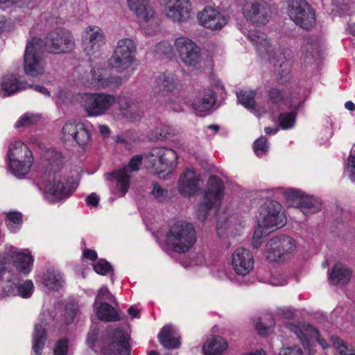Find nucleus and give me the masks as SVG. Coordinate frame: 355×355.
I'll list each match as a JSON object with an SVG mask.
<instances>
[{"instance_id": "f257e3e1", "label": "nucleus", "mask_w": 355, "mask_h": 355, "mask_svg": "<svg viewBox=\"0 0 355 355\" xmlns=\"http://www.w3.org/2000/svg\"><path fill=\"white\" fill-rule=\"evenodd\" d=\"M49 164L45 171L46 182L44 184V198L51 202H58L69 197L73 192L66 185V180L60 173L62 158L60 153L49 150L45 155Z\"/></svg>"}, {"instance_id": "f03ea898", "label": "nucleus", "mask_w": 355, "mask_h": 355, "mask_svg": "<svg viewBox=\"0 0 355 355\" xmlns=\"http://www.w3.org/2000/svg\"><path fill=\"white\" fill-rule=\"evenodd\" d=\"M248 37L256 46L259 55L274 66V72L279 76L280 78L286 76L290 69L288 59L289 50L275 46L262 33L251 31Z\"/></svg>"}, {"instance_id": "7ed1b4c3", "label": "nucleus", "mask_w": 355, "mask_h": 355, "mask_svg": "<svg viewBox=\"0 0 355 355\" xmlns=\"http://www.w3.org/2000/svg\"><path fill=\"white\" fill-rule=\"evenodd\" d=\"M196 231L190 223L178 221L172 225L166 234V245L174 252L184 253L195 244Z\"/></svg>"}, {"instance_id": "20e7f679", "label": "nucleus", "mask_w": 355, "mask_h": 355, "mask_svg": "<svg viewBox=\"0 0 355 355\" xmlns=\"http://www.w3.org/2000/svg\"><path fill=\"white\" fill-rule=\"evenodd\" d=\"M9 167L12 173L18 178L26 175L33 164L32 152L23 142L12 143L8 149Z\"/></svg>"}, {"instance_id": "39448f33", "label": "nucleus", "mask_w": 355, "mask_h": 355, "mask_svg": "<svg viewBox=\"0 0 355 355\" xmlns=\"http://www.w3.org/2000/svg\"><path fill=\"white\" fill-rule=\"evenodd\" d=\"M137 46L130 38L121 39L109 59V65L119 73L127 70L135 62Z\"/></svg>"}, {"instance_id": "423d86ee", "label": "nucleus", "mask_w": 355, "mask_h": 355, "mask_svg": "<svg viewBox=\"0 0 355 355\" xmlns=\"http://www.w3.org/2000/svg\"><path fill=\"white\" fill-rule=\"evenodd\" d=\"M223 181L218 177L211 176L209 178L203 201L198 205L196 209V216L200 220H205L211 208L220 204L223 196Z\"/></svg>"}, {"instance_id": "0eeeda50", "label": "nucleus", "mask_w": 355, "mask_h": 355, "mask_svg": "<svg viewBox=\"0 0 355 355\" xmlns=\"http://www.w3.org/2000/svg\"><path fill=\"white\" fill-rule=\"evenodd\" d=\"M24 63V71L28 76L37 77L44 73L45 62L40 38L34 37L27 43Z\"/></svg>"}, {"instance_id": "6e6552de", "label": "nucleus", "mask_w": 355, "mask_h": 355, "mask_svg": "<svg viewBox=\"0 0 355 355\" xmlns=\"http://www.w3.org/2000/svg\"><path fill=\"white\" fill-rule=\"evenodd\" d=\"M42 44L46 51L52 54L69 53L76 45L73 35L64 29H55L49 32Z\"/></svg>"}, {"instance_id": "1a4fd4ad", "label": "nucleus", "mask_w": 355, "mask_h": 355, "mask_svg": "<svg viewBox=\"0 0 355 355\" xmlns=\"http://www.w3.org/2000/svg\"><path fill=\"white\" fill-rule=\"evenodd\" d=\"M146 162L157 175L173 169L177 165L176 153L168 148H153L146 155Z\"/></svg>"}, {"instance_id": "9d476101", "label": "nucleus", "mask_w": 355, "mask_h": 355, "mask_svg": "<svg viewBox=\"0 0 355 355\" xmlns=\"http://www.w3.org/2000/svg\"><path fill=\"white\" fill-rule=\"evenodd\" d=\"M296 244L294 239L286 235L270 238L266 245V258L270 262L286 259L294 253Z\"/></svg>"}, {"instance_id": "9b49d317", "label": "nucleus", "mask_w": 355, "mask_h": 355, "mask_svg": "<svg viewBox=\"0 0 355 355\" xmlns=\"http://www.w3.org/2000/svg\"><path fill=\"white\" fill-rule=\"evenodd\" d=\"M61 139L64 142H74L83 150H87L92 142L91 133L81 121L66 123L62 129Z\"/></svg>"}, {"instance_id": "f8f14e48", "label": "nucleus", "mask_w": 355, "mask_h": 355, "mask_svg": "<svg viewBox=\"0 0 355 355\" xmlns=\"http://www.w3.org/2000/svg\"><path fill=\"white\" fill-rule=\"evenodd\" d=\"M288 14L291 19L302 28L309 29L315 24V11L305 0H290Z\"/></svg>"}, {"instance_id": "ddd939ff", "label": "nucleus", "mask_w": 355, "mask_h": 355, "mask_svg": "<svg viewBox=\"0 0 355 355\" xmlns=\"http://www.w3.org/2000/svg\"><path fill=\"white\" fill-rule=\"evenodd\" d=\"M242 12L245 19L257 26L266 24L272 15L271 7L265 0H245Z\"/></svg>"}, {"instance_id": "4468645a", "label": "nucleus", "mask_w": 355, "mask_h": 355, "mask_svg": "<svg viewBox=\"0 0 355 355\" xmlns=\"http://www.w3.org/2000/svg\"><path fill=\"white\" fill-rule=\"evenodd\" d=\"M114 96L104 93L87 94L83 97V107L89 116H101L115 103Z\"/></svg>"}, {"instance_id": "2eb2a0df", "label": "nucleus", "mask_w": 355, "mask_h": 355, "mask_svg": "<svg viewBox=\"0 0 355 355\" xmlns=\"http://www.w3.org/2000/svg\"><path fill=\"white\" fill-rule=\"evenodd\" d=\"M175 48L180 60L187 67H196L201 60V49L194 42L186 37H178Z\"/></svg>"}, {"instance_id": "dca6fc26", "label": "nucleus", "mask_w": 355, "mask_h": 355, "mask_svg": "<svg viewBox=\"0 0 355 355\" xmlns=\"http://www.w3.org/2000/svg\"><path fill=\"white\" fill-rule=\"evenodd\" d=\"M259 223L266 228H279L282 227L284 217L282 213V205L275 200H268L260 207Z\"/></svg>"}, {"instance_id": "f3484780", "label": "nucleus", "mask_w": 355, "mask_h": 355, "mask_svg": "<svg viewBox=\"0 0 355 355\" xmlns=\"http://www.w3.org/2000/svg\"><path fill=\"white\" fill-rule=\"evenodd\" d=\"M83 47L89 56L95 58L101 55V49L105 44V35L98 26H89L83 34Z\"/></svg>"}, {"instance_id": "a211bd4d", "label": "nucleus", "mask_w": 355, "mask_h": 355, "mask_svg": "<svg viewBox=\"0 0 355 355\" xmlns=\"http://www.w3.org/2000/svg\"><path fill=\"white\" fill-rule=\"evenodd\" d=\"M104 351L110 355H130V349L125 333L121 329L110 330Z\"/></svg>"}, {"instance_id": "6ab92c4d", "label": "nucleus", "mask_w": 355, "mask_h": 355, "mask_svg": "<svg viewBox=\"0 0 355 355\" xmlns=\"http://www.w3.org/2000/svg\"><path fill=\"white\" fill-rule=\"evenodd\" d=\"M166 17L173 21H186L190 18L189 0H162Z\"/></svg>"}, {"instance_id": "aec40b11", "label": "nucleus", "mask_w": 355, "mask_h": 355, "mask_svg": "<svg viewBox=\"0 0 355 355\" xmlns=\"http://www.w3.org/2000/svg\"><path fill=\"white\" fill-rule=\"evenodd\" d=\"M142 160V155H135L130 159L128 166L114 173V177L117 182L116 186L122 196L127 193L130 187V180L131 179L130 172L139 171Z\"/></svg>"}, {"instance_id": "412c9836", "label": "nucleus", "mask_w": 355, "mask_h": 355, "mask_svg": "<svg viewBox=\"0 0 355 355\" xmlns=\"http://www.w3.org/2000/svg\"><path fill=\"white\" fill-rule=\"evenodd\" d=\"M232 265L237 275H248L254 267V258L251 252L243 248H237L232 254Z\"/></svg>"}, {"instance_id": "4be33fe9", "label": "nucleus", "mask_w": 355, "mask_h": 355, "mask_svg": "<svg viewBox=\"0 0 355 355\" xmlns=\"http://www.w3.org/2000/svg\"><path fill=\"white\" fill-rule=\"evenodd\" d=\"M200 180L199 176L193 169H187L180 175L177 184L179 193L184 197L195 195L200 189Z\"/></svg>"}, {"instance_id": "5701e85b", "label": "nucleus", "mask_w": 355, "mask_h": 355, "mask_svg": "<svg viewBox=\"0 0 355 355\" xmlns=\"http://www.w3.org/2000/svg\"><path fill=\"white\" fill-rule=\"evenodd\" d=\"M8 255L12 258L14 266L20 272L28 274L32 270L33 257L28 249H18L14 246L8 247Z\"/></svg>"}, {"instance_id": "b1692460", "label": "nucleus", "mask_w": 355, "mask_h": 355, "mask_svg": "<svg viewBox=\"0 0 355 355\" xmlns=\"http://www.w3.org/2000/svg\"><path fill=\"white\" fill-rule=\"evenodd\" d=\"M198 19L202 26L211 30H220L227 24L225 17L211 7H205L198 14Z\"/></svg>"}, {"instance_id": "393cba45", "label": "nucleus", "mask_w": 355, "mask_h": 355, "mask_svg": "<svg viewBox=\"0 0 355 355\" xmlns=\"http://www.w3.org/2000/svg\"><path fill=\"white\" fill-rule=\"evenodd\" d=\"M288 327L300 340L304 346L308 345L309 340L315 339L323 348L327 347L326 341L320 338L319 332L312 325L306 323L291 324Z\"/></svg>"}, {"instance_id": "a878e982", "label": "nucleus", "mask_w": 355, "mask_h": 355, "mask_svg": "<svg viewBox=\"0 0 355 355\" xmlns=\"http://www.w3.org/2000/svg\"><path fill=\"white\" fill-rule=\"evenodd\" d=\"M119 110L123 118L131 122L139 121L144 113L140 102L127 98H120Z\"/></svg>"}, {"instance_id": "bb28decb", "label": "nucleus", "mask_w": 355, "mask_h": 355, "mask_svg": "<svg viewBox=\"0 0 355 355\" xmlns=\"http://www.w3.org/2000/svg\"><path fill=\"white\" fill-rule=\"evenodd\" d=\"M180 86V81L177 77L171 73H165L159 75L155 80V86L153 88L154 93L160 98L164 96V93H170L178 89Z\"/></svg>"}, {"instance_id": "cd10ccee", "label": "nucleus", "mask_w": 355, "mask_h": 355, "mask_svg": "<svg viewBox=\"0 0 355 355\" xmlns=\"http://www.w3.org/2000/svg\"><path fill=\"white\" fill-rule=\"evenodd\" d=\"M351 277V270L344 264L338 263L333 267L329 276V281L333 285L342 286L349 282Z\"/></svg>"}, {"instance_id": "c85d7f7f", "label": "nucleus", "mask_w": 355, "mask_h": 355, "mask_svg": "<svg viewBox=\"0 0 355 355\" xmlns=\"http://www.w3.org/2000/svg\"><path fill=\"white\" fill-rule=\"evenodd\" d=\"M133 10L137 17L144 26L145 24H149L153 27L158 25V21L155 17V12L153 8L149 5L138 4L135 8H130Z\"/></svg>"}, {"instance_id": "c756f323", "label": "nucleus", "mask_w": 355, "mask_h": 355, "mask_svg": "<svg viewBox=\"0 0 355 355\" xmlns=\"http://www.w3.org/2000/svg\"><path fill=\"white\" fill-rule=\"evenodd\" d=\"M158 338L165 348L174 349L180 346L178 337L171 326H164L160 331Z\"/></svg>"}, {"instance_id": "7c9ffc66", "label": "nucleus", "mask_w": 355, "mask_h": 355, "mask_svg": "<svg viewBox=\"0 0 355 355\" xmlns=\"http://www.w3.org/2000/svg\"><path fill=\"white\" fill-rule=\"evenodd\" d=\"M42 284L49 290L58 291L62 288L64 280L61 273L53 269H49L43 275Z\"/></svg>"}, {"instance_id": "2f4dec72", "label": "nucleus", "mask_w": 355, "mask_h": 355, "mask_svg": "<svg viewBox=\"0 0 355 355\" xmlns=\"http://www.w3.org/2000/svg\"><path fill=\"white\" fill-rule=\"evenodd\" d=\"M25 83L19 81L13 74H8L2 77L1 87L6 96L12 95L26 88Z\"/></svg>"}, {"instance_id": "473e14b6", "label": "nucleus", "mask_w": 355, "mask_h": 355, "mask_svg": "<svg viewBox=\"0 0 355 355\" xmlns=\"http://www.w3.org/2000/svg\"><path fill=\"white\" fill-rule=\"evenodd\" d=\"M227 347V342L220 336H214L203 345L205 355H220Z\"/></svg>"}, {"instance_id": "72a5a7b5", "label": "nucleus", "mask_w": 355, "mask_h": 355, "mask_svg": "<svg viewBox=\"0 0 355 355\" xmlns=\"http://www.w3.org/2000/svg\"><path fill=\"white\" fill-rule=\"evenodd\" d=\"M215 101V93L211 89H207L201 96L196 98L192 105L196 111L202 112L210 110Z\"/></svg>"}, {"instance_id": "f704fd0d", "label": "nucleus", "mask_w": 355, "mask_h": 355, "mask_svg": "<svg viewBox=\"0 0 355 355\" xmlns=\"http://www.w3.org/2000/svg\"><path fill=\"white\" fill-rule=\"evenodd\" d=\"M320 207L321 202L320 200L312 196H306L300 198L297 206L304 215L313 214L318 212Z\"/></svg>"}, {"instance_id": "c9c22d12", "label": "nucleus", "mask_w": 355, "mask_h": 355, "mask_svg": "<svg viewBox=\"0 0 355 355\" xmlns=\"http://www.w3.org/2000/svg\"><path fill=\"white\" fill-rule=\"evenodd\" d=\"M108 73L103 67H94L91 70V78L88 80L87 85L98 88H106Z\"/></svg>"}, {"instance_id": "e433bc0d", "label": "nucleus", "mask_w": 355, "mask_h": 355, "mask_svg": "<svg viewBox=\"0 0 355 355\" xmlns=\"http://www.w3.org/2000/svg\"><path fill=\"white\" fill-rule=\"evenodd\" d=\"M46 340V328L41 324H36L33 334V350L36 355H41Z\"/></svg>"}, {"instance_id": "4c0bfd02", "label": "nucleus", "mask_w": 355, "mask_h": 355, "mask_svg": "<svg viewBox=\"0 0 355 355\" xmlns=\"http://www.w3.org/2000/svg\"><path fill=\"white\" fill-rule=\"evenodd\" d=\"M96 315L99 320L105 322H116L120 320V317L116 311L111 305L106 302H102L96 307Z\"/></svg>"}, {"instance_id": "58836bf2", "label": "nucleus", "mask_w": 355, "mask_h": 355, "mask_svg": "<svg viewBox=\"0 0 355 355\" xmlns=\"http://www.w3.org/2000/svg\"><path fill=\"white\" fill-rule=\"evenodd\" d=\"M238 101L246 109L253 111L255 109V92L241 90L236 93Z\"/></svg>"}, {"instance_id": "ea45409f", "label": "nucleus", "mask_w": 355, "mask_h": 355, "mask_svg": "<svg viewBox=\"0 0 355 355\" xmlns=\"http://www.w3.org/2000/svg\"><path fill=\"white\" fill-rule=\"evenodd\" d=\"M5 223L10 232H15L22 223V215L19 211H9L6 214Z\"/></svg>"}, {"instance_id": "a19ab883", "label": "nucleus", "mask_w": 355, "mask_h": 355, "mask_svg": "<svg viewBox=\"0 0 355 355\" xmlns=\"http://www.w3.org/2000/svg\"><path fill=\"white\" fill-rule=\"evenodd\" d=\"M333 347L340 355H355V349L349 347L344 341L336 336L331 337Z\"/></svg>"}, {"instance_id": "79ce46f5", "label": "nucleus", "mask_w": 355, "mask_h": 355, "mask_svg": "<svg viewBox=\"0 0 355 355\" xmlns=\"http://www.w3.org/2000/svg\"><path fill=\"white\" fill-rule=\"evenodd\" d=\"M333 347L340 355H355V349L349 347L344 341L336 336L331 337Z\"/></svg>"}, {"instance_id": "37998d69", "label": "nucleus", "mask_w": 355, "mask_h": 355, "mask_svg": "<svg viewBox=\"0 0 355 355\" xmlns=\"http://www.w3.org/2000/svg\"><path fill=\"white\" fill-rule=\"evenodd\" d=\"M150 193L155 200L160 202H164L169 199L168 189L164 188L157 182L152 183V189Z\"/></svg>"}, {"instance_id": "c03bdc74", "label": "nucleus", "mask_w": 355, "mask_h": 355, "mask_svg": "<svg viewBox=\"0 0 355 355\" xmlns=\"http://www.w3.org/2000/svg\"><path fill=\"white\" fill-rule=\"evenodd\" d=\"M17 295L23 298H28L31 296L34 291V285L31 280H26L21 284L17 285Z\"/></svg>"}, {"instance_id": "a18cd8bd", "label": "nucleus", "mask_w": 355, "mask_h": 355, "mask_svg": "<svg viewBox=\"0 0 355 355\" xmlns=\"http://www.w3.org/2000/svg\"><path fill=\"white\" fill-rule=\"evenodd\" d=\"M256 323V328L259 334L266 335L267 330L274 325V321L271 315H266L263 318L259 319Z\"/></svg>"}, {"instance_id": "49530a36", "label": "nucleus", "mask_w": 355, "mask_h": 355, "mask_svg": "<svg viewBox=\"0 0 355 355\" xmlns=\"http://www.w3.org/2000/svg\"><path fill=\"white\" fill-rule=\"evenodd\" d=\"M279 121L282 128L288 129L293 126L295 121V114L293 112L282 113Z\"/></svg>"}, {"instance_id": "de8ad7c7", "label": "nucleus", "mask_w": 355, "mask_h": 355, "mask_svg": "<svg viewBox=\"0 0 355 355\" xmlns=\"http://www.w3.org/2000/svg\"><path fill=\"white\" fill-rule=\"evenodd\" d=\"M347 175L352 181H355V144L353 146L351 153L348 157L347 164L346 166Z\"/></svg>"}, {"instance_id": "09e8293b", "label": "nucleus", "mask_w": 355, "mask_h": 355, "mask_svg": "<svg viewBox=\"0 0 355 355\" xmlns=\"http://www.w3.org/2000/svg\"><path fill=\"white\" fill-rule=\"evenodd\" d=\"M253 149L257 156H262L266 154L268 149L267 139L263 137L257 139L254 142Z\"/></svg>"}, {"instance_id": "8fccbe9b", "label": "nucleus", "mask_w": 355, "mask_h": 355, "mask_svg": "<svg viewBox=\"0 0 355 355\" xmlns=\"http://www.w3.org/2000/svg\"><path fill=\"white\" fill-rule=\"evenodd\" d=\"M94 270L98 274L105 275L109 271L112 270L111 265L104 259H100L93 266Z\"/></svg>"}, {"instance_id": "3c124183", "label": "nucleus", "mask_w": 355, "mask_h": 355, "mask_svg": "<svg viewBox=\"0 0 355 355\" xmlns=\"http://www.w3.org/2000/svg\"><path fill=\"white\" fill-rule=\"evenodd\" d=\"M284 194L288 200L295 201L297 205L300 198L304 197L300 190L292 188H286L284 189Z\"/></svg>"}, {"instance_id": "603ef678", "label": "nucleus", "mask_w": 355, "mask_h": 355, "mask_svg": "<svg viewBox=\"0 0 355 355\" xmlns=\"http://www.w3.org/2000/svg\"><path fill=\"white\" fill-rule=\"evenodd\" d=\"M68 352V341L66 339H60L57 341L53 355H67Z\"/></svg>"}, {"instance_id": "864d4df0", "label": "nucleus", "mask_w": 355, "mask_h": 355, "mask_svg": "<svg viewBox=\"0 0 355 355\" xmlns=\"http://www.w3.org/2000/svg\"><path fill=\"white\" fill-rule=\"evenodd\" d=\"M12 258L8 255V247L4 252L0 254V274L4 272L10 265Z\"/></svg>"}, {"instance_id": "5fc2aeb1", "label": "nucleus", "mask_w": 355, "mask_h": 355, "mask_svg": "<svg viewBox=\"0 0 355 355\" xmlns=\"http://www.w3.org/2000/svg\"><path fill=\"white\" fill-rule=\"evenodd\" d=\"M153 134H155V139L162 140L169 135H174V131L171 128L165 126L164 128L160 130L157 129L154 130Z\"/></svg>"}, {"instance_id": "6e6d98bb", "label": "nucleus", "mask_w": 355, "mask_h": 355, "mask_svg": "<svg viewBox=\"0 0 355 355\" xmlns=\"http://www.w3.org/2000/svg\"><path fill=\"white\" fill-rule=\"evenodd\" d=\"M102 300H114V296L109 291V290L106 287H102L99 289L98 294L96 297V301L94 304V306H96L97 301Z\"/></svg>"}, {"instance_id": "4d7b16f0", "label": "nucleus", "mask_w": 355, "mask_h": 355, "mask_svg": "<svg viewBox=\"0 0 355 355\" xmlns=\"http://www.w3.org/2000/svg\"><path fill=\"white\" fill-rule=\"evenodd\" d=\"M279 355H304V353L300 347L295 345L283 347L279 352Z\"/></svg>"}, {"instance_id": "13d9d810", "label": "nucleus", "mask_w": 355, "mask_h": 355, "mask_svg": "<svg viewBox=\"0 0 355 355\" xmlns=\"http://www.w3.org/2000/svg\"><path fill=\"white\" fill-rule=\"evenodd\" d=\"M34 122L33 115L25 114L21 116L15 124L16 128L26 127L32 125Z\"/></svg>"}, {"instance_id": "bf43d9fd", "label": "nucleus", "mask_w": 355, "mask_h": 355, "mask_svg": "<svg viewBox=\"0 0 355 355\" xmlns=\"http://www.w3.org/2000/svg\"><path fill=\"white\" fill-rule=\"evenodd\" d=\"M128 78H123L120 76H110L107 79V87H116L121 85L124 83Z\"/></svg>"}, {"instance_id": "052dcab7", "label": "nucleus", "mask_w": 355, "mask_h": 355, "mask_svg": "<svg viewBox=\"0 0 355 355\" xmlns=\"http://www.w3.org/2000/svg\"><path fill=\"white\" fill-rule=\"evenodd\" d=\"M268 97L272 103H278L283 99L281 91L276 88H272L269 91Z\"/></svg>"}, {"instance_id": "680f3d73", "label": "nucleus", "mask_w": 355, "mask_h": 355, "mask_svg": "<svg viewBox=\"0 0 355 355\" xmlns=\"http://www.w3.org/2000/svg\"><path fill=\"white\" fill-rule=\"evenodd\" d=\"M78 311V308L75 304H67L66 306V312L69 315V318L67 319V323H71Z\"/></svg>"}, {"instance_id": "e2e57ef3", "label": "nucleus", "mask_w": 355, "mask_h": 355, "mask_svg": "<svg viewBox=\"0 0 355 355\" xmlns=\"http://www.w3.org/2000/svg\"><path fill=\"white\" fill-rule=\"evenodd\" d=\"M262 239V231L260 229H257L254 231L252 238V246L254 248H258L261 244Z\"/></svg>"}, {"instance_id": "0e129e2a", "label": "nucleus", "mask_w": 355, "mask_h": 355, "mask_svg": "<svg viewBox=\"0 0 355 355\" xmlns=\"http://www.w3.org/2000/svg\"><path fill=\"white\" fill-rule=\"evenodd\" d=\"M17 284L9 282L4 288L3 292L7 296L17 295Z\"/></svg>"}, {"instance_id": "69168bd1", "label": "nucleus", "mask_w": 355, "mask_h": 355, "mask_svg": "<svg viewBox=\"0 0 355 355\" xmlns=\"http://www.w3.org/2000/svg\"><path fill=\"white\" fill-rule=\"evenodd\" d=\"M98 338V330L96 328L92 329L88 334L87 338V341L90 347H92L94 343L97 340Z\"/></svg>"}, {"instance_id": "338daca9", "label": "nucleus", "mask_w": 355, "mask_h": 355, "mask_svg": "<svg viewBox=\"0 0 355 355\" xmlns=\"http://www.w3.org/2000/svg\"><path fill=\"white\" fill-rule=\"evenodd\" d=\"M86 202L89 206L96 207L99 202V198L96 193H92L87 197Z\"/></svg>"}, {"instance_id": "774afa93", "label": "nucleus", "mask_w": 355, "mask_h": 355, "mask_svg": "<svg viewBox=\"0 0 355 355\" xmlns=\"http://www.w3.org/2000/svg\"><path fill=\"white\" fill-rule=\"evenodd\" d=\"M83 257L87 258V259H91L92 261H94L97 258V254H96V252L94 250H85L83 252Z\"/></svg>"}]
</instances>
